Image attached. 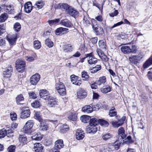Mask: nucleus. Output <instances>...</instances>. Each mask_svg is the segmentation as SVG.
<instances>
[{
	"instance_id": "obj_38",
	"label": "nucleus",
	"mask_w": 152,
	"mask_h": 152,
	"mask_svg": "<svg viewBox=\"0 0 152 152\" xmlns=\"http://www.w3.org/2000/svg\"><path fill=\"white\" fill-rule=\"evenodd\" d=\"M106 77L105 76H102L99 78V80L96 81L97 84L100 86L102 84L106 82Z\"/></svg>"
},
{
	"instance_id": "obj_19",
	"label": "nucleus",
	"mask_w": 152,
	"mask_h": 152,
	"mask_svg": "<svg viewBox=\"0 0 152 152\" xmlns=\"http://www.w3.org/2000/svg\"><path fill=\"white\" fill-rule=\"evenodd\" d=\"M92 20L88 15L84 16L83 20V24L85 26H88L91 24V22H92Z\"/></svg>"
},
{
	"instance_id": "obj_27",
	"label": "nucleus",
	"mask_w": 152,
	"mask_h": 152,
	"mask_svg": "<svg viewBox=\"0 0 152 152\" xmlns=\"http://www.w3.org/2000/svg\"><path fill=\"white\" fill-rule=\"evenodd\" d=\"M55 148L57 149H60L64 146L63 141L62 140H58L56 141L55 143Z\"/></svg>"
},
{
	"instance_id": "obj_25",
	"label": "nucleus",
	"mask_w": 152,
	"mask_h": 152,
	"mask_svg": "<svg viewBox=\"0 0 152 152\" xmlns=\"http://www.w3.org/2000/svg\"><path fill=\"white\" fill-rule=\"evenodd\" d=\"M97 130V127L95 126L90 125L89 127L86 128V131L87 132L89 133H95Z\"/></svg>"
},
{
	"instance_id": "obj_28",
	"label": "nucleus",
	"mask_w": 152,
	"mask_h": 152,
	"mask_svg": "<svg viewBox=\"0 0 152 152\" xmlns=\"http://www.w3.org/2000/svg\"><path fill=\"white\" fill-rule=\"evenodd\" d=\"M82 111L86 113H90L93 111V108L89 105L84 106L82 108Z\"/></svg>"
},
{
	"instance_id": "obj_5",
	"label": "nucleus",
	"mask_w": 152,
	"mask_h": 152,
	"mask_svg": "<svg viewBox=\"0 0 152 152\" xmlns=\"http://www.w3.org/2000/svg\"><path fill=\"white\" fill-rule=\"evenodd\" d=\"M95 23H96V21L94 19H92V27L94 32L97 35H100L103 34L104 33L103 29L100 27L97 26H94Z\"/></svg>"
},
{
	"instance_id": "obj_13",
	"label": "nucleus",
	"mask_w": 152,
	"mask_h": 152,
	"mask_svg": "<svg viewBox=\"0 0 152 152\" xmlns=\"http://www.w3.org/2000/svg\"><path fill=\"white\" fill-rule=\"evenodd\" d=\"M84 131L81 129L77 130L76 133V137L78 140H82L84 138L85 135Z\"/></svg>"
},
{
	"instance_id": "obj_15",
	"label": "nucleus",
	"mask_w": 152,
	"mask_h": 152,
	"mask_svg": "<svg viewBox=\"0 0 152 152\" xmlns=\"http://www.w3.org/2000/svg\"><path fill=\"white\" fill-rule=\"evenodd\" d=\"M33 6L31 2H27L24 5V10L26 13L31 12L32 10Z\"/></svg>"
},
{
	"instance_id": "obj_29",
	"label": "nucleus",
	"mask_w": 152,
	"mask_h": 152,
	"mask_svg": "<svg viewBox=\"0 0 152 152\" xmlns=\"http://www.w3.org/2000/svg\"><path fill=\"white\" fill-rule=\"evenodd\" d=\"M118 134L122 139H124L126 138V135L125 133V130L123 127H121L118 129Z\"/></svg>"
},
{
	"instance_id": "obj_3",
	"label": "nucleus",
	"mask_w": 152,
	"mask_h": 152,
	"mask_svg": "<svg viewBox=\"0 0 152 152\" xmlns=\"http://www.w3.org/2000/svg\"><path fill=\"white\" fill-rule=\"evenodd\" d=\"M56 89L59 94L62 96L66 94L65 87L62 83L60 81L56 83Z\"/></svg>"
},
{
	"instance_id": "obj_61",
	"label": "nucleus",
	"mask_w": 152,
	"mask_h": 152,
	"mask_svg": "<svg viewBox=\"0 0 152 152\" xmlns=\"http://www.w3.org/2000/svg\"><path fill=\"white\" fill-rule=\"evenodd\" d=\"M147 76L149 79L152 81V68L150 69V71L148 72Z\"/></svg>"
},
{
	"instance_id": "obj_45",
	"label": "nucleus",
	"mask_w": 152,
	"mask_h": 152,
	"mask_svg": "<svg viewBox=\"0 0 152 152\" xmlns=\"http://www.w3.org/2000/svg\"><path fill=\"white\" fill-rule=\"evenodd\" d=\"M101 68V66L99 65H97L91 70V72L92 73H95L98 71L100 70Z\"/></svg>"
},
{
	"instance_id": "obj_24",
	"label": "nucleus",
	"mask_w": 152,
	"mask_h": 152,
	"mask_svg": "<svg viewBox=\"0 0 152 152\" xmlns=\"http://www.w3.org/2000/svg\"><path fill=\"white\" fill-rule=\"evenodd\" d=\"M68 13L71 16L75 17L78 14V12L73 7H70L68 10Z\"/></svg>"
},
{
	"instance_id": "obj_9",
	"label": "nucleus",
	"mask_w": 152,
	"mask_h": 152,
	"mask_svg": "<svg viewBox=\"0 0 152 152\" xmlns=\"http://www.w3.org/2000/svg\"><path fill=\"white\" fill-rule=\"evenodd\" d=\"M125 119V117L123 116L121 118L120 120L118 121H113L112 122V124L113 126L117 128L121 126L124 123Z\"/></svg>"
},
{
	"instance_id": "obj_31",
	"label": "nucleus",
	"mask_w": 152,
	"mask_h": 152,
	"mask_svg": "<svg viewBox=\"0 0 152 152\" xmlns=\"http://www.w3.org/2000/svg\"><path fill=\"white\" fill-rule=\"evenodd\" d=\"M99 119L93 118L90 120L89 124L90 125L95 126H96L98 124H99Z\"/></svg>"
},
{
	"instance_id": "obj_18",
	"label": "nucleus",
	"mask_w": 152,
	"mask_h": 152,
	"mask_svg": "<svg viewBox=\"0 0 152 152\" xmlns=\"http://www.w3.org/2000/svg\"><path fill=\"white\" fill-rule=\"evenodd\" d=\"M39 95L41 98L45 99L49 98L50 96L49 95V92L46 90H41L39 91Z\"/></svg>"
},
{
	"instance_id": "obj_44",
	"label": "nucleus",
	"mask_w": 152,
	"mask_h": 152,
	"mask_svg": "<svg viewBox=\"0 0 152 152\" xmlns=\"http://www.w3.org/2000/svg\"><path fill=\"white\" fill-rule=\"evenodd\" d=\"M82 77L83 80H86L89 78V76L88 73L85 71H83L81 72Z\"/></svg>"
},
{
	"instance_id": "obj_10",
	"label": "nucleus",
	"mask_w": 152,
	"mask_h": 152,
	"mask_svg": "<svg viewBox=\"0 0 152 152\" xmlns=\"http://www.w3.org/2000/svg\"><path fill=\"white\" fill-rule=\"evenodd\" d=\"M12 72V68L11 66H9L6 67L5 70L3 71L4 77H10Z\"/></svg>"
},
{
	"instance_id": "obj_37",
	"label": "nucleus",
	"mask_w": 152,
	"mask_h": 152,
	"mask_svg": "<svg viewBox=\"0 0 152 152\" xmlns=\"http://www.w3.org/2000/svg\"><path fill=\"white\" fill-rule=\"evenodd\" d=\"M40 129L42 131H46L48 128V126L47 124L43 120V121L40 122Z\"/></svg>"
},
{
	"instance_id": "obj_1",
	"label": "nucleus",
	"mask_w": 152,
	"mask_h": 152,
	"mask_svg": "<svg viewBox=\"0 0 152 152\" xmlns=\"http://www.w3.org/2000/svg\"><path fill=\"white\" fill-rule=\"evenodd\" d=\"M121 142L118 141H116L113 143H109L106 145V150L108 152H113L115 150L119 149Z\"/></svg>"
},
{
	"instance_id": "obj_51",
	"label": "nucleus",
	"mask_w": 152,
	"mask_h": 152,
	"mask_svg": "<svg viewBox=\"0 0 152 152\" xmlns=\"http://www.w3.org/2000/svg\"><path fill=\"white\" fill-rule=\"evenodd\" d=\"M7 131L4 128L0 130V139L4 138L6 134Z\"/></svg>"
},
{
	"instance_id": "obj_62",
	"label": "nucleus",
	"mask_w": 152,
	"mask_h": 152,
	"mask_svg": "<svg viewBox=\"0 0 152 152\" xmlns=\"http://www.w3.org/2000/svg\"><path fill=\"white\" fill-rule=\"evenodd\" d=\"M62 27H60L57 28L55 31L56 34L57 35H61L62 34Z\"/></svg>"
},
{
	"instance_id": "obj_14",
	"label": "nucleus",
	"mask_w": 152,
	"mask_h": 152,
	"mask_svg": "<svg viewBox=\"0 0 152 152\" xmlns=\"http://www.w3.org/2000/svg\"><path fill=\"white\" fill-rule=\"evenodd\" d=\"M47 99L48 100V105L50 107H53L57 104V101L56 98L50 96L49 98Z\"/></svg>"
},
{
	"instance_id": "obj_17",
	"label": "nucleus",
	"mask_w": 152,
	"mask_h": 152,
	"mask_svg": "<svg viewBox=\"0 0 152 152\" xmlns=\"http://www.w3.org/2000/svg\"><path fill=\"white\" fill-rule=\"evenodd\" d=\"M44 147L40 143H35L34 144V150L36 152H43Z\"/></svg>"
},
{
	"instance_id": "obj_32",
	"label": "nucleus",
	"mask_w": 152,
	"mask_h": 152,
	"mask_svg": "<svg viewBox=\"0 0 152 152\" xmlns=\"http://www.w3.org/2000/svg\"><path fill=\"white\" fill-rule=\"evenodd\" d=\"M152 65V56H151L145 62L143 65L144 69H146Z\"/></svg>"
},
{
	"instance_id": "obj_40",
	"label": "nucleus",
	"mask_w": 152,
	"mask_h": 152,
	"mask_svg": "<svg viewBox=\"0 0 152 152\" xmlns=\"http://www.w3.org/2000/svg\"><path fill=\"white\" fill-rule=\"evenodd\" d=\"M90 117L88 116L84 115L80 117V119L82 122L86 123L90 122Z\"/></svg>"
},
{
	"instance_id": "obj_39",
	"label": "nucleus",
	"mask_w": 152,
	"mask_h": 152,
	"mask_svg": "<svg viewBox=\"0 0 152 152\" xmlns=\"http://www.w3.org/2000/svg\"><path fill=\"white\" fill-rule=\"evenodd\" d=\"M19 140L20 144L22 145L26 143L27 139L26 136L23 135H20L19 137Z\"/></svg>"
},
{
	"instance_id": "obj_33",
	"label": "nucleus",
	"mask_w": 152,
	"mask_h": 152,
	"mask_svg": "<svg viewBox=\"0 0 152 152\" xmlns=\"http://www.w3.org/2000/svg\"><path fill=\"white\" fill-rule=\"evenodd\" d=\"M121 50L124 54H128L130 53L131 48L128 46H123L121 48Z\"/></svg>"
},
{
	"instance_id": "obj_8",
	"label": "nucleus",
	"mask_w": 152,
	"mask_h": 152,
	"mask_svg": "<svg viewBox=\"0 0 152 152\" xmlns=\"http://www.w3.org/2000/svg\"><path fill=\"white\" fill-rule=\"evenodd\" d=\"M40 79V75L38 74H36L30 77V83L33 85H36L39 81Z\"/></svg>"
},
{
	"instance_id": "obj_30",
	"label": "nucleus",
	"mask_w": 152,
	"mask_h": 152,
	"mask_svg": "<svg viewBox=\"0 0 152 152\" xmlns=\"http://www.w3.org/2000/svg\"><path fill=\"white\" fill-rule=\"evenodd\" d=\"M78 97L80 99L85 98L87 96V93L83 89H81L77 93Z\"/></svg>"
},
{
	"instance_id": "obj_58",
	"label": "nucleus",
	"mask_w": 152,
	"mask_h": 152,
	"mask_svg": "<svg viewBox=\"0 0 152 152\" xmlns=\"http://www.w3.org/2000/svg\"><path fill=\"white\" fill-rule=\"evenodd\" d=\"M29 97L30 98L35 99L37 97L36 94L33 91H31L28 93Z\"/></svg>"
},
{
	"instance_id": "obj_43",
	"label": "nucleus",
	"mask_w": 152,
	"mask_h": 152,
	"mask_svg": "<svg viewBox=\"0 0 152 152\" xmlns=\"http://www.w3.org/2000/svg\"><path fill=\"white\" fill-rule=\"evenodd\" d=\"M35 118L38 120L39 122H41L43 120L42 118V115L39 112H35Z\"/></svg>"
},
{
	"instance_id": "obj_60",
	"label": "nucleus",
	"mask_w": 152,
	"mask_h": 152,
	"mask_svg": "<svg viewBox=\"0 0 152 152\" xmlns=\"http://www.w3.org/2000/svg\"><path fill=\"white\" fill-rule=\"evenodd\" d=\"M13 133L11 130H8L7 131L6 135H7L8 137H12L13 135Z\"/></svg>"
},
{
	"instance_id": "obj_59",
	"label": "nucleus",
	"mask_w": 152,
	"mask_h": 152,
	"mask_svg": "<svg viewBox=\"0 0 152 152\" xmlns=\"http://www.w3.org/2000/svg\"><path fill=\"white\" fill-rule=\"evenodd\" d=\"M124 140H125L124 141L125 142H126L128 143L134 142V140L132 139L131 137L130 136L127 137Z\"/></svg>"
},
{
	"instance_id": "obj_49",
	"label": "nucleus",
	"mask_w": 152,
	"mask_h": 152,
	"mask_svg": "<svg viewBox=\"0 0 152 152\" xmlns=\"http://www.w3.org/2000/svg\"><path fill=\"white\" fill-rule=\"evenodd\" d=\"M110 91L111 88L109 86L107 87L103 88L101 89V91L104 94L110 92Z\"/></svg>"
},
{
	"instance_id": "obj_36",
	"label": "nucleus",
	"mask_w": 152,
	"mask_h": 152,
	"mask_svg": "<svg viewBox=\"0 0 152 152\" xmlns=\"http://www.w3.org/2000/svg\"><path fill=\"white\" fill-rule=\"evenodd\" d=\"M5 7L6 12L9 14H11L14 9V7L12 5H5Z\"/></svg>"
},
{
	"instance_id": "obj_34",
	"label": "nucleus",
	"mask_w": 152,
	"mask_h": 152,
	"mask_svg": "<svg viewBox=\"0 0 152 152\" xmlns=\"http://www.w3.org/2000/svg\"><path fill=\"white\" fill-rule=\"evenodd\" d=\"M37 58V55L35 53H33L31 56H27L25 57V59L29 62L33 61L35 59Z\"/></svg>"
},
{
	"instance_id": "obj_54",
	"label": "nucleus",
	"mask_w": 152,
	"mask_h": 152,
	"mask_svg": "<svg viewBox=\"0 0 152 152\" xmlns=\"http://www.w3.org/2000/svg\"><path fill=\"white\" fill-rule=\"evenodd\" d=\"M111 137V135L110 133H107L102 135V138L104 140H107Z\"/></svg>"
},
{
	"instance_id": "obj_21",
	"label": "nucleus",
	"mask_w": 152,
	"mask_h": 152,
	"mask_svg": "<svg viewBox=\"0 0 152 152\" xmlns=\"http://www.w3.org/2000/svg\"><path fill=\"white\" fill-rule=\"evenodd\" d=\"M70 7L66 3H60L56 5V8L68 10Z\"/></svg>"
},
{
	"instance_id": "obj_64",
	"label": "nucleus",
	"mask_w": 152,
	"mask_h": 152,
	"mask_svg": "<svg viewBox=\"0 0 152 152\" xmlns=\"http://www.w3.org/2000/svg\"><path fill=\"white\" fill-rule=\"evenodd\" d=\"M118 13V11L117 10H115L113 12H111L109 14L110 16L111 17H114L117 16Z\"/></svg>"
},
{
	"instance_id": "obj_63",
	"label": "nucleus",
	"mask_w": 152,
	"mask_h": 152,
	"mask_svg": "<svg viewBox=\"0 0 152 152\" xmlns=\"http://www.w3.org/2000/svg\"><path fill=\"white\" fill-rule=\"evenodd\" d=\"M106 144H104L100 146L99 150V152H105V149H106Z\"/></svg>"
},
{
	"instance_id": "obj_48",
	"label": "nucleus",
	"mask_w": 152,
	"mask_h": 152,
	"mask_svg": "<svg viewBox=\"0 0 152 152\" xmlns=\"http://www.w3.org/2000/svg\"><path fill=\"white\" fill-rule=\"evenodd\" d=\"M21 28V26L19 23H16L14 25L13 29L16 32L19 31Z\"/></svg>"
},
{
	"instance_id": "obj_16",
	"label": "nucleus",
	"mask_w": 152,
	"mask_h": 152,
	"mask_svg": "<svg viewBox=\"0 0 152 152\" xmlns=\"http://www.w3.org/2000/svg\"><path fill=\"white\" fill-rule=\"evenodd\" d=\"M71 80L73 84L76 86H80L81 83V81L80 80H78V77L75 75H72L71 76Z\"/></svg>"
},
{
	"instance_id": "obj_46",
	"label": "nucleus",
	"mask_w": 152,
	"mask_h": 152,
	"mask_svg": "<svg viewBox=\"0 0 152 152\" xmlns=\"http://www.w3.org/2000/svg\"><path fill=\"white\" fill-rule=\"evenodd\" d=\"M33 45L34 48L37 49H39L41 47L40 42L38 40H35L34 42Z\"/></svg>"
},
{
	"instance_id": "obj_23",
	"label": "nucleus",
	"mask_w": 152,
	"mask_h": 152,
	"mask_svg": "<svg viewBox=\"0 0 152 152\" xmlns=\"http://www.w3.org/2000/svg\"><path fill=\"white\" fill-rule=\"evenodd\" d=\"M42 135L40 133L34 132L32 134L31 137L33 140H41L42 138Z\"/></svg>"
},
{
	"instance_id": "obj_56",
	"label": "nucleus",
	"mask_w": 152,
	"mask_h": 152,
	"mask_svg": "<svg viewBox=\"0 0 152 152\" xmlns=\"http://www.w3.org/2000/svg\"><path fill=\"white\" fill-rule=\"evenodd\" d=\"M16 146L14 145H11L8 148L7 150L8 152H15Z\"/></svg>"
},
{
	"instance_id": "obj_4",
	"label": "nucleus",
	"mask_w": 152,
	"mask_h": 152,
	"mask_svg": "<svg viewBox=\"0 0 152 152\" xmlns=\"http://www.w3.org/2000/svg\"><path fill=\"white\" fill-rule=\"evenodd\" d=\"M34 122L33 121L29 120L26 123L22 129V131L25 133L30 134L31 132V129L33 126Z\"/></svg>"
},
{
	"instance_id": "obj_47",
	"label": "nucleus",
	"mask_w": 152,
	"mask_h": 152,
	"mask_svg": "<svg viewBox=\"0 0 152 152\" xmlns=\"http://www.w3.org/2000/svg\"><path fill=\"white\" fill-rule=\"evenodd\" d=\"M68 119L75 121L77 119V116L75 114L72 113H70L68 117Z\"/></svg>"
},
{
	"instance_id": "obj_22",
	"label": "nucleus",
	"mask_w": 152,
	"mask_h": 152,
	"mask_svg": "<svg viewBox=\"0 0 152 152\" xmlns=\"http://www.w3.org/2000/svg\"><path fill=\"white\" fill-rule=\"evenodd\" d=\"M45 5V2L42 0L36 1L34 5V7L37 10H39L42 8Z\"/></svg>"
},
{
	"instance_id": "obj_11",
	"label": "nucleus",
	"mask_w": 152,
	"mask_h": 152,
	"mask_svg": "<svg viewBox=\"0 0 152 152\" xmlns=\"http://www.w3.org/2000/svg\"><path fill=\"white\" fill-rule=\"evenodd\" d=\"M86 57L88 58L87 59L88 62V64L90 65L95 64L97 62L96 59L94 57L92 53L87 54Z\"/></svg>"
},
{
	"instance_id": "obj_53",
	"label": "nucleus",
	"mask_w": 152,
	"mask_h": 152,
	"mask_svg": "<svg viewBox=\"0 0 152 152\" xmlns=\"http://www.w3.org/2000/svg\"><path fill=\"white\" fill-rule=\"evenodd\" d=\"M99 124L102 126L107 127L109 125V123L107 121L102 119H99Z\"/></svg>"
},
{
	"instance_id": "obj_6",
	"label": "nucleus",
	"mask_w": 152,
	"mask_h": 152,
	"mask_svg": "<svg viewBox=\"0 0 152 152\" xmlns=\"http://www.w3.org/2000/svg\"><path fill=\"white\" fill-rule=\"evenodd\" d=\"M30 115V110L28 107H25L21 109L20 117L22 118L25 119L29 117Z\"/></svg>"
},
{
	"instance_id": "obj_57",
	"label": "nucleus",
	"mask_w": 152,
	"mask_h": 152,
	"mask_svg": "<svg viewBox=\"0 0 152 152\" xmlns=\"http://www.w3.org/2000/svg\"><path fill=\"white\" fill-rule=\"evenodd\" d=\"M69 129L68 126L67 125H64L60 129V131L61 132L64 133L67 131Z\"/></svg>"
},
{
	"instance_id": "obj_42",
	"label": "nucleus",
	"mask_w": 152,
	"mask_h": 152,
	"mask_svg": "<svg viewBox=\"0 0 152 152\" xmlns=\"http://www.w3.org/2000/svg\"><path fill=\"white\" fill-rule=\"evenodd\" d=\"M99 47L101 48L106 50V45L104 41L102 40H100L99 42Z\"/></svg>"
},
{
	"instance_id": "obj_35",
	"label": "nucleus",
	"mask_w": 152,
	"mask_h": 152,
	"mask_svg": "<svg viewBox=\"0 0 152 152\" xmlns=\"http://www.w3.org/2000/svg\"><path fill=\"white\" fill-rule=\"evenodd\" d=\"M117 115V112L115 108L114 107H112L110 109L109 115L110 117H112Z\"/></svg>"
},
{
	"instance_id": "obj_26",
	"label": "nucleus",
	"mask_w": 152,
	"mask_h": 152,
	"mask_svg": "<svg viewBox=\"0 0 152 152\" xmlns=\"http://www.w3.org/2000/svg\"><path fill=\"white\" fill-rule=\"evenodd\" d=\"M60 24L68 28L70 27L72 25L70 21L66 19L62 20L60 22Z\"/></svg>"
},
{
	"instance_id": "obj_7",
	"label": "nucleus",
	"mask_w": 152,
	"mask_h": 152,
	"mask_svg": "<svg viewBox=\"0 0 152 152\" xmlns=\"http://www.w3.org/2000/svg\"><path fill=\"white\" fill-rule=\"evenodd\" d=\"M143 58V56L140 55L132 56L129 57V61L132 63L136 64L140 59Z\"/></svg>"
},
{
	"instance_id": "obj_20",
	"label": "nucleus",
	"mask_w": 152,
	"mask_h": 152,
	"mask_svg": "<svg viewBox=\"0 0 152 152\" xmlns=\"http://www.w3.org/2000/svg\"><path fill=\"white\" fill-rule=\"evenodd\" d=\"M16 103L18 105H21L24 104V98L22 94L18 95L15 98Z\"/></svg>"
},
{
	"instance_id": "obj_55",
	"label": "nucleus",
	"mask_w": 152,
	"mask_h": 152,
	"mask_svg": "<svg viewBox=\"0 0 152 152\" xmlns=\"http://www.w3.org/2000/svg\"><path fill=\"white\" fill-rule=\"evenodd\" d=\"M7 17L6 14H2L0 16V22H3L7 19Z\"/></svg>"
},
{
	"instance_id": "obj_2",
	"label": "nucleus",
	"mask_w": 152,
	"mask_h": 152,
	"mask_svg": "<svg viewBox=\"0 0 152 152\" xmlns=\"http://www.w3.org/2000/svg\"><path fill=\"white\" fill-rule=\"evenodd\" d=\"M15 67L18 72H22L25 69L26 63L23 60L18 59L16 61Z\"/></svg>"
},
{
	"instance_id": "obj_52",
	"label": "nucleus",
	"mask_w": 152,
	"mask_h": 152,
	"mask_svg": "<svg viewBox=\"0 0 152 152\" xmlns=\"http://www.w3.org/2000/svg\"><path fill=\"white\" fill-rule=\"evenodd\" d=\"M40 105V102L38 101H35L31 104V106L36 108H38Z\"/></svg>"
},
{
	"instance_id": "obj_12",
	"label": "nucleus",
	"mask_w": 152,
	"mask_h": 152,
	"mask_svg": "<svg viewBox=\"0 0 152 152\" xmlns=\"http://www.w3.org/2000/svg\"><path fill=\"white\" fill-rule=\"evenodd\" d=\"M7 39L11 45H13L17 39V34H16L12 36L7 35L6 37Z\"/></svg>"
},
{
	"instance_id": "obj_50",
	"label": "nucleus",
	"mask_w": 152,
	"mask_h": 152,
	"mask_svg": "<svg viewBox=\"0 0 152 152\" xmlns=\"http://www.w3.org/2000/svg\"><path fill=\"white\" fill-rule=\"evenodd\" d=\"M45 44L49 48H51L53 46V42L49 39H46L45 40Z\"/></svg>"
},
{
	"instance_id": "obj_41",
	"label": "nucleus",
	"mask_w": 152,
	"mask_h": 152,
	"mask_svg": "<svg viewBox=\"0 0 152 152\" xmlns=\"http://www.w3.org/2000/svg\"><path fill=\"white\" fill-rule=\"evenodd\" d=\"M73 48L70 44H66L64 47V50L66 52L72 51V50Z\"/></svg>"
}]
</instances>
